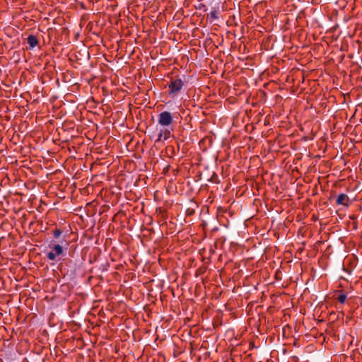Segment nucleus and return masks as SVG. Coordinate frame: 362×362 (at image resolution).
<instances>
[{
	"label": "nucleus",
	"instance_id": "f257e3e1",
	"mask_svg": "<svg viewBox=\"0 0 362 362\" xmlns=\"http://www.w3.org/2000/svg\"><path fill=\"white\" fill-rule=\"evenodd\" d=\"M173 122L172 114L168 111H163L158 115V123L163 127H168Z\"/></svg>",
	"mask_w": 362,
	"mask_h": 362
},
{
	"label": "nucleus",
	"instance_id": "f03ea898",
	"mask_svg": "<svg viewBox=\"0 0 362 362\" xmlns=\"http://www.w3.org/2000/svg\"><path fill=\"white\" fill-rule=\"evenodd\" d=\"M52 249L47 253V257L49 260L56 261L57 257H59L64 254V248L59 244H54L52 246L49 245Z\"/></svg>",
	"mask_w": 362,
	"mask_h": 362
},
{
	"label": "nucleus",
	"instance_id": "7ed1b4c3",
	"mask_svg": "<svg viewBox=\"0 0 362 362\" xmlns=\"http://www.w3.org/2000/svg\"><path fill=\"white\" fill-rule=\"evenodd\" d=\"M184 82L180 78L172 79L168 84V94L175 95L180 92Z\"/></svg>",
	"mask_w": 362,
	"mask_h": 362
},
{
	"label": "nucleus",
	"instance_id": "20e7f679",
	"mask_svg": "<svg viewBox=\"0 0 362 362\" xmlns=\"http://www.w3.org/2000/svg\"><path fill=\"white\" fill-rule=\"evenodd\" d=\"M351 204L349 196L344 193L339 194L336 199V204L348 207Z\"/></svg>",
	"mask_w": 362,
	"mask_h": 362
},
{
	"label": "nucleus",
	"instance_id": "39448f33",
	"mask_svg": "<svg viewBox=\"0 0 362 362\" xmlns=\"http://www.w3.org/2000/svg\"><path fill=\"white\" fill-rule=\"evenodd\" d=\"M173 128L169 129L168 127H163L160 131V133L158 134V139H156V142L160 141L162 140H167L168 139L172 134Z\"/></svg>",
	"mask_w": 362,
	"mask_h": 362
},
{
	"label": "nucleus",
	"instance_id": "423d86ee",
	"mask_svg": "<svg viewBox=\"0 0 362 362\" xmlns=\"http://www.w3.org/2000/svg\"><path fill=\"white\" fill-rule=\"evenodd\" d=\"M27 42H28V44L29 45L30 49H33L39 43L37 37L33 35H30L28 37Z\"/></svg>",
	"mask_w": 362,
	"mask_h": 362
},
{
	"label": "nucleus",
	"instance_id": "0eeeda50",
	"mask_svg": "<svg viewBox=\"0 0 362 362\" xmlns=\"http://www.w3.org/2000/svg\"><path fill=\"white\" fill-rule=\"evenodd\" d=\"M209 18L211 22H213L218 18V8H212L209 14Z\"/></svg>",
	"mask_w": 362,
	"mask_h": 362
},
{
	"label": "nucleus",
	"instance_id": "6e6552de",
	"mask_svg": "<svg viewBox=\"0 0 362 362\" xmlns=\"http://www.w3.org/2000/svg\"><path fill=\"white\" fill-rule=\"evenodd\" d=\"M337 292L339 293V295L336 298L340 303H341V304L344 303L346 301V299L347 298V295L346 293H343L342 291H338Z\"/></svg>",
	"mask_w": 362,
	"mask_h": 362
},
{
	"label": "nucleus",
	"instance_id": "1a4fd4ad",
	"mask_svg": "<svg viewBox=\"0 0 362 362\" xmlns=\"http://www.w3.org/2000/svg\"><path fill=\"white\" fill-rule=\"evenodd\" d=\"M53 235L55 238H58L62 233V230L59 228H55L53 230Z\"/></svg>",
	"mask_w": 362,
	"mask_h": 362
}]
</instances>
